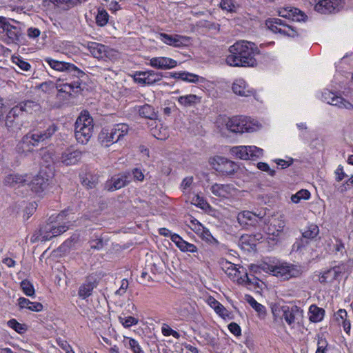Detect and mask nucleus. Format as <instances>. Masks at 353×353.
<instances>
[{
	"label": "nucleus",
	"instance_id": "26",
	"mask_svg": "<svg viewBox=\"0 0 353 353\" xmlns=\"http://www.w3.org/2000/svg\"><path fill=\"white\" fill-rule=\"evenodd\" d=\"M170 76L172 78L179 79L183 81H186L188 83H203L205 81V79L203 77L185 71L172 72L171 73Z\"/></svg>",
	"mask_w": 353,
	"mask_h": 353
},
{
	"label": "nucleus",
	"instance_id": "31",
	"mask_svg": "<svg viewBox=\"0 0 353 353\" xmlns=\"http://www.w3.org/2000/svg\"><path fill=\"white\" fill-rule=\"evenodd\" d=\"M283 317L285 321L289 325H292L295 323V321L298 319V316L300 315V312L296 306L292 307L290 308L289 307H283Z\"/></svg>",
	"mask_w": 353,
	"mask_h": 353
},
{
	"label": "nucleus",
	"instance_id": "48",
	"mask_svg": "<svg viewBox=\"0 0 353 353\" xmlns=\"http://www.w3.org/2000/svg\"><path fill=\"white\" fill-rule=\"evenodd\" d=\"M310 197V192L305 189L298 191L296 194L292 195L291 201L294 203H298L301 200H307Z\"/></svg>",
	"mask_w": 353,
	"mask_h": 353
},
{
	"label": "nucleus",
	"instance_id": "46",
	"mask_svg": "<svg viewBox=\"0 0 353 353\" xmlns=\"http://www.w3.org/2000/svg\"><path fill=\"white\" fill-rule=\"evenodd\" d=\"M245 300L259 314H265V308L261 303H258L252 296L247 295Z\"/></svg>",
	"mask_w": 353,
	"mask_h": 353
},
{
	"label": "nucleus",
	"instance_id": "33",
	"mask_svg": "<svg viewBox=\"0 0 353 353\" xmlns=\"http://www.w3.org/2000/svg\"><path fill=\"white\" fill-rule=\"evenodd\" d=\"M18 305L21 308H27L31 311L40 312L43 310V305L39 302H31L29 299L21 297L18 299Z\"/></svg>",
	"mask_w": 353,
	"mask_h": 353
},
{
	"label": "nucleus",
	"instance_id": "56",
	"mask_svg": "<svg viewBox=\"0 0 353 353\" xmlns=\"http://www.w3.org/2000/svg\"><path fill=\"white\" fill-rule=\"evenodd\" d=\"M161 332L165 336H172L175 339H179L180 337L179 332L172 330L168 325L165 323L162 325Z\"/></svg>",
	"mask_w": 353,
	"mask_h": 353
},
{
	"label": "nucleus",
	"instance_id": "14",
	"mask_svg": "<svg viewBox=\"0 0 353 353\" xmlns=\"http://www.w3.org/2000/svg\"><path fill=\"white\" fill-rule=\"evenodd\" d=\"M159 39L164 43L175 48L187 46L190 41V39L188 37L179 34H168L166 33H160Z\"/></svg>",
	"mask_w": 353,
	"mask_h": 353
},
{
	"label": "nucleus",
	"instance_id": "1",
	"mask_svg": "<svg viewBox=\"0 0 353 353\" xmlns=\"http://www.w3.org/2000/svg\"><path fill=\"white\" fill-rule=\"evenodd\" d=\"M226 63L233 67H253L256 64L254 57L260 53L254 43L245 40L236 41L229 48Z\"/></svg>",
	"mask_w": 353,
	"mask_h": 353
},
{
	"label": "nucleus",
	"instance_id": "45",
	"mask_svg": "<svg viewBox=\"0 0 353 353\" xmlns=\"http://www.w3.org/2000/svg\"><path fill=\"white\" fill-rule=\"evenodd\" d=\"M220 7L228 12H235L239 8L236 0H221Z\"/></svg>",
	"mask_w": 353,
	"mask_h": 353
},
{
	"label": "nucleus",
	"instance_id": "42",
	"mask_svg": "<svg viewBox=\"0 0 353 353\" xmlns=\"http://www.w3.org/2000/svg\"><path fill=\"white\" fill-rule=\"evenodd\" d=\"M12 62L18 67V68L23 72H28L31 70V65L26 61L24 59L20 56H12L11 58Z\"/></svg>",
	"mask_w": 353,
	"mask_h": 353
},
{
	"label": "nucleus",
	"instance_id": "16",
	"mask_svg": "<svg viewBox=\"0 0 353 353\" xmlns=\"http://www.w3.org/2000/svg\"><path fill=\"white\" fill-rule=\"evenodd\" d=\"M343 4V0H321L316 4L314 8L320 13L328 14L339 11Z\"/></svg>",
	"mask_w": 353,
	"mask_h": 353
},
{
	"label": "nucleus",
	"instance_id": "19",
	"mask_svg": "<svg viewBox=\"0 0 353 353\" xmlns=\"http://www.w3.org/2000/svg\"><path fill=\"white\" fill-rule=\"evenodd\" d=\"M128 177L125 174L113 176L105 183V189L108 191H114L125 186L129 183Z\"/></svg>",
	"mask_w": 353,
	"mask_h": 353
},
{
	"label": "nucleus",
	"instance_id": "53",
	"mask_svg": "<svg viewBox=\"0 0 353 353\" xmlns=\"http://www.w3.org/2000/svg\"><path fill=\"white\" fill-rule=\"evenodd\" d=\"M249 159L260 158L263 155V150L254 145H249Z\"/></svg>",
	"mask_w": 353,
	"mask_h": 353
},
{
	"label": "nucleus",
	"instance_id": "40",
	"mask_svg": "<svg viewBox=\"0 0 353 353\" xmlns=\"http://www.w3.org/2000/svg\"><path fill=\"white\" fill-rule=\"evenodd\" d=\"M331 105L334 106H336L339 108H344L348 110H353V104L350 101L342 97L341 96H339L335 94L334 101H331Z\"/></svg>",
	"mask_w": 353,
	"mask_h": 353
},
{
	"label": "nucleus",
	"instance_id": "12",
	"mask_svg": "<svg viewBox=\"0 0 353 353\" xmlns=\"http://www.w3.org/2000/svg\"><path fill=\"white\" fill-rule=\"evenodd\" d=\"M49 181L50 176L46 172L40 171L31 181L29 186L34 193L41 195L48 188Z\"/></svg>",
	"mask_w": 353,
	"mask_h": 353
},
{
	"label": "nucleus",
	"instance_id": "34",
	"mask_svg": "<svg viewBox=\"0 0 353 353\" xmlns=\"http://www.w3.org/2000/svg\"><path fill=\"white\" fill-rule=\"evenodd\" d=\"M138 112L141 117L145 119L155 120L157 118V114L154 108L149 104L139 106Z\"/></svg>",
	"mask_w": 353,
	"mask_h": 353
},
{
	"label": "nucleus",
	"instance_id": "58",
	"mask_svg": "<svg viewBox=\"0 0 353 353\" xmlns=\"http://www.w3.org/2000/svg\"><path fill=\"white\" fill-rule=\"evenodd\" d=\"M334 316L335 319L339 323V325H341V322H343L344 320L346 319V318H347V313L345 310L340 309L336 312Z\"/></svg>",
	"mask_w": 353,
	"mask_h": 353
},
{
	"label": "nucleus",
	"instance_id": "24",
	"mask_svg": "<svg viewBox=\"0 0 353 353\" xmlns=\"http://www.w3.org/2000/svg\"><path fill=\"white\" fill-rule=\"evenodd\" d=\"M22 114L39 113L41 112V106L37 101L24 100L17 104Z\"/></svg>",
	"mask_w": 353,
	"mask_h": 353
},
{
	"label": "nucleus",
	"instance_id": "38",
	"mask_svg": "<svg viewBox=\"0 0 353 353\" xmlns=\"http://www.w3.org/2000/svg\"><path fill=\"white\" fill-rule=\"evenodd\" d=\"M177 101L183 106L188 107L194 105L200 101V98L195 94H188L181 96L177 99Z\"/></svg>",
	"mask_w": 353,
	"mask_h": 353
},
{
	"label": "nucleus",
	"instance_id": "51",
	"mask_svg": "<svg viewBox=\"0 0 353 353\" xmlns=\"http://www.w3.org/2000/svg\"><path fill=\"white\" fill-rule=\"evenodd\" d=\"M193 176H187L182 181L180 188L183 194H188L190 192L192 185L193 184Z\"/></svg>",
	"mask_w": 353,
	"mask_h": 353
},
{
	"label": "nucleus",
	"instance_id": "29",
	"mask_svg": "<svg viewBox=\"0 0 353 353\" xmlns=\"http://www.w3.org/2000/svg\"><path fill=\"white\" fill-rule=\"evenodd\" d=\"M88 49L97 59H102L106 55L108 47L99 43L91 42L88 44Z\"/></svg>",
	"mask_w": 353,
	"mask_h": 353
},
{
	"label": "nucleus",
	"instance_id": "11",
	"mask_svg": "<svg viewBox=\"0 0 353 353\" xmlns=\"http://www.w3.org/2000/svg\"><path fill=\"white\" fill-rule=\"evenodd\" d=\"M66 216L65 212H62L56 216H52V238L61 235L69 229L70 221L69 218H66Z\"/></svg>",
	"mask_w": 353,
	"mask_h": 353
},
{
	"label": "nucleus",
	"instance_id": "62",
	"mask_svg": "<svg viewBox=\"0 0 353 353\" xmlns=\"http://www.w3.org/2000/svg\"><path fill=\"white\" fill-rule=\"evenodd\" d=\"M190 228L196 233L200 232L204 227L198 220L192 219L190 221Z\"/></svg>",
	"mask_w": 353,
	"mask_h": 353
},
{
	"label": "nucleus",
	"instance_id": "64",
	"mask_svg": "<svg viewBox=\"0 0 353 353\" xmlns=\"http://www.w3.org/2000/svg\"><path fill=\"white\" fill-rule=\"evenodd\" d=\"M334 172L336 175V180L339 182L342 181L347 176L343 171L342 165H339Z\"/></svg>",
	"mask_w": 353,
	"mask_h": 353
},
{
	"label": "nucleus",
	"instance_id": "27",
	"mask_svg": "<svg viewBox=\"0 0 353 353\" xmlns=\"http://www.w3.org/2000/svg\"><path fill=\"white\" fill-rule=\"evenodd\" d=\"M27 175L10 174L5 176L3 183L12 187H20L27 181Z\"/></svg>",
	"mask_w": 353,
	"mask_h": 353
},
{
	"label": "nucleus",
	"instance_id": "5",
	"mask_svg": "<svg viewBox=\"0 0 353 353\" xmlns=\"http://www.w3.org/2000/svg\"><path fill=\"white\" fill-rule=\"evenodd\" d=\"M226 127L232 132L241 134L253 132L259 129L256 122L243 116L230 118L226 123Z\"/></svg>",
	"mask_w": 353,
	"mask_h": 353
},
{
	"label": "nucleus",
	"instance_id": "30",
	"mask_svg": "<svg viewBox=\"0 0 353 353\" xmlns=\"http://www.w3.org/2000/svg\"><path fill=\"white\" fill-rule=\"evenodd\" d=\"M128 131L129 127L125 123L116 124L113 126L112 128L109 130L110 133H111V135L112 137H114V139H115V141L117 142L121 139V138L125 135H126Z\"/></svg>",
	"mask_w": 353,
	"mask_h": 353
},
{
	"label": "nucleus",
	"instance_id": "50",
	"mask_svg": "<svg viewBox=\"0 0 353 353\" xmlns=\"http://www.w3.org/2000/svg\"><path fill=\"white\" fill-rule=\"evenodd\" d=\"M21 288L23 293L28 296H34V289L33 285L28 280H23L21 282Z\"/></svg>",
	"mask_w": 353,
	"mask_h": 353
},
{
	"label": "nucleus",
	"instance_id": "36",
	"mask_svg": "<svg viewBox=\"0 0 353 353\" xmlns=\"http://www.w3.org/2000/svg\"><path fill=\"white\" fill-rule=\"evenodd\" d=\"M309 319L312 322L317 323L323 320L325 310L323 308L317 307L316 305H312L309 308Z\"/></svg>",
	"mask_w": 353,
	"mask_h": 353
},
{
	"label": "nucleus",
	"instance_id": "54",
	"mask_svg": "<svg viewBox=\"0 0 353 353\" xmlns=\"http://www.w3.org/2000/svg\"><path fill=\"white\" fill-rule=\"evenodd\" d=\"M8 325L14 330L19 334H22L26 330L24 325L19 323L17 320L14 319L8 321Z\"/></svg>",
	"mask_w": 353,
	"mask_h": 353
},
{
	"label": "nucleus",
	"instance_id": "32",
	"mask_svg": "<svg viewBox=\"0 0 353 353\" xmlns=\"http://www.w3.org/2000/svg\"><path fill=\"white\" fill-rule=\"evenodd\" d=\"M97 285L94 282L87 280L85 283L81 284L78 290V295L82 299H85L92 295L93 290L96 288Z\"/></svg>",
	"mask_w": 353,
	"mask_h": 353
},
{
	"label": "nucleus",
	"instance_id": "6",
	"mask_svg": "<svg viewBox=\"0 0 353 353\" xmlns=\"http://www.w3.org/2000/svg\"><path fill=\"white\" fill-rule=\"evenodd\" d=\"M44 61L54 70L65 72L70 77H83L85 72L73 63L54 59L51 57L44 58Z\"/></svg>",
	"mask_w": 353,
	"mask_h": 353
},
{
	"label": "nucleus",
	"instance_id": "44",
	"mask_svg": "<svg viewBox=\"0 0 353 353\" xmlns=\"http://www.w3.org/2000/svg\"><path fill=\"white\" fill-rule=\"evenodd\" d=\"M196 234L199 236L203 240L205 241L211 245H217L219 244L218 241L213 237L209 230L205 227H203L201 232H198Z\"/></svg>",
	"mask_w": 353,
	"mask_h": 353
},
{
	"label": "nucleus",
	"instance_id": "15",
	"mask_svg": "<svg viewBox=\"0 0 353 353\" xmlns=\"http://www.w3.org/2000/svg\"><path fill=\"white\" fill-rule=\"evenodd\" d=\"M82 152L73 147L66 148L59 158V162L65 165L76 164L81 158Z\"/></svg>",
	"mask_w": 353,
	"mask_h": 353
},
{
	"label": "nucleus",
	"instance_id": "21",
	"mask_svg": "<svg viewBox=\"0 0 353 353\" xmlns=\"http://www.w3.org/2000/svg\"><path fill=\"white\" fill-rule=\"evenodd\" d=\"M232 88L234 94L241 97H250L254 93V90L243 79H236L232 84Z\"/></svg>",
	"mask_w": 353,
	"mask_h": 353
},
{
	"label": "nucleus",
	"instance_id": "49",
	"mask_svg": "<svg viewBox=\"0 0 353 353\" xmlns=\"http://www.w3.org/2000/svg\"><path fill=\"white\" fill-rule=\"evenodd\" d=\"M319 232V228L315 224L309 225L303 232V236L307 239H314Z\"/></svg>",
	"mask_w": 353,
	"mask_h": 353
},
{
	"label": "nucleus",
	"instance_id": "13",
	"mask_svg": "<svg viewBox=\"0 0 353 353\" xmlns=\"http://www.w3.org/2000/svg\"><path fill=\"white\" fill-rule=\"evenodd\" d=\"M74 80L65 83L63 82V79H59L56 83V88L59 92L66 93L71 96L72 94H78L81 92V77H73Z\"/></svg>",
	"mask_w": 353,
	"mask_h": 353
},
{
	"label": "nucleus",
	"instance_id": "8",
	"mask_svg": "<svg viewBox=\"0 0 353 353\" xmlns=\"http://www.w3.org/2000/svg\"><path fill=\"white\" fill-rule=\"evenodd\" d=\"M268 29L274 33H279L281 35L294 37L298 35L295 28L285 21L278 18L269 19L265 23Z\"/></svg>",
	"mask_w": 353,
	"mask_h": 353
},
{
	"label": "nucleus",
	"instance_id": "10",
	"mask_svg": "<svg viewBox=\"0 0 353 353\" xmlns=\"http://www.w3.org/2000/svg\"><path fill=\"white\" fill-rule=\"evenodd\" d=\"M237 221L243 227H256L261 222L267 223V218L265 216V212H261L259 214H256L251 211H243L239 213Z\"/></svg>",
	"mask_w": 353,
	"mask_h": 353
},
{
	"label": "nucleus",
	"instance_id": "63",
	"mask_svg": "<svg viewBox=\"0 0 353 353\" xmlns=\"http://www.w3.org/2000/svg\"><path fill=\"white\" fill-rule=\"evenodd\" d=\"M90 248L93 250H100L103 248L104 243L101 239H97L91 241Z\"/></svg>",
	"mask_w": 353,
	"mask_h": 353
},
{
	"label": "nucleus",
	"instance_id": "20",
	"mask_svg": "<svg viewBox=\"0 0 353 353\" xmlns=\"http://www.w3.org/2000/svg\"><path fill=\"white\" fill-rule=\"evenodd\" d=\"M150 65L160 70H169L176 67L177 62L169 57H153L150 60Z\"/></svg>",
	"mask_w": 353,
	"mask_h": 353
},
{
	"label": "nucleus",
	"instance_id": "18",
	"mask_svg": "<svg viewBox=\"0 0 353 353\" xmlns=\"http://www.w3.org/2000/svg\"><path fill=\"white\" fill-rule=\"evenodd\" d=\"M278 14L281 17L285 18L293 21H305L306 16L300 10L291 8H281L278 10Z\"/></svg>",
	"mask_w": 353,
	"mask_h": 353
},
{
	"label": "nucleus",
	"instance_id": "55",
	"mask_svg": "<svg viewBox=\"0 0 353 353\" xmlns=\"http://www.w3.org/2000/svg\"><path fill=\"white\" fill-rule=\"evenodd\" d=\"M119 322L125 327H130L132 325H137L139 322L138 319L133 316H119Z\"/></svg>",
	"mask_w": 353,
	"mask_h": 353
},
{
	"label": "nucleus",
	"instance_id": "2",
	"mask_svg": "<svg viewBox=\"0 0 353 353\" xmlns=\"http://www.w3.org/2000/svg\"><path fill=\"white\" fill-rule=\"evenodd\" d=\"M57 130L58 127L54 123L48 125L43 130L37 128L31 130L22 138L17 145L18 152L25 154L31 152L34 147L46 143Z\"/></svg>",
	"mask_w": 353,
	"mask_h": 353
},
{
	"label": "nucleus",
	"instance_id": "3",
	"mask_svg": "<svg viewBox=\"0 0 353 353\" xmlns=\"http://www.w3.org/2000/svg\"><path fill=\"white\" fill-rule=\"evenodd\" d=\"M258 268L265 272L271 273L272 275L284 281L292 278H298L303 273L301 266L288 263H281L276 265L263 263L259 265Z\"/></svg>",
	"mask_w": 353,
	"mask_h": 353
},
{
	"label": "nucleus",
	"instance_id": "25",
	"mask_svg": "<svg viewBox=\"0 0 353 353\" xmlns=\"http://www.w3.org/2000/svg\"><path fill=\"white\" fill-rule=\"evenodd\" d=\"M172 241L174 242L176 246L183 252L195 253L198 251L195 245L183 240L177 234L174 233V235L172 236Z\"/></svg>",
	"mask_w": 353,
	"mask_h": 353
},
{
	"label": "nucleus",
	"instance_id": "43",
	"mask_svg": "<svg viewBox=\"0 0 353 353\" xmlns=\"http://www.w3.org/2000/svg\"><path fill=\"white\" fill-rule=\"evenodd\" d=\"M109 17L110 16L105 9L99 8L95 17L97 25L100 27L105 26L108 23Z\"/></svg>",
	"mask_w": 353,
	"mask_h": 353
},
{
	"label": "nucleus",
	"instance_id": "9",
	"mask_svg": "<svg viewBox=\"0 0 353 353\" xmlns=\"http://www.w3.org/2000/svg\"><path fill=\"white\" fill-rule=\"evenodd\" d=\"M14 22L17 23V26L12 25L9 22L1 39L7 44L19 45L23 43L25 39L19 23Z\"/></svg>",
	"mask_w": 353,
	"mask_h": 353
},
{
	"label": "nucleus",
	"instance_id": "17",
	"mask_svg": "<svg viewBox=\"0 0 353 353\" xmlns=\"http://www.w3.org/2000/svg\"><path fill=\"white\" fill-rule=\"evenodd\" d=\"M52 216H50L48 221L40 226L39 229L34 232L32 235L30 241L32 243L37 242L39 240L41 241H49L52 239Z\"/></svg>",
	"mask_w": 353,
	"mask_h": 353
},
{
	"label": "nucleus",
	"instance_id": "22",
	"mask_svg": "<svg viewBox=\"0 0 353 353\" xmlns=\"http://www.w3.org/2000/svg\"><path fill=\"white\" fill-rule=\"evenodd\" d=\"M212 194L219 197H228L234 194L235 188L230 184L214 183L210 188Z\"/></svg>",
	"mask_w": 353,
	"mask_h": 353
},
{
	"label": "nucleus",
	"instance_id": "52",
	"mask_svg": "<svg viewBox=\"0 0 353 353\" xmlns=\"http://www.w3.org/2000/svg\"><path fill=\"white\" fill-rule=\"evenodd\" d=\"M336 276V272L334 270H328L324 272L319 279V281L321 283H325L328 281L334 279Z\"/></svg>",
	"mask_w": 353,
	"mask_h": 353
},
{
	"label": "nucleus",
	"instance_id": "7",
	"mask_svg": "<svg viewBox=\"0 0 353 353\" xmlns=\"http://www.w3.org/2000/svg\"><path fill=\"white\" fill-rule=\"evenodd\" d=\"M210 163L213 169L222 176H232L239 170V165L236 163L223 157H214Z\"/></svg>",
	"mask_w": 353,
	"mask_h": 353
},
{
	"label": "nucleus",
	"instance_id": "37",
	"mask_svg": "<svg viewBox=\"0 0 353 353\" xmlns=\"http://www.w3.org/2000/svg\"><path fill=\"white\" fill-rule=\"evenodd\" d=\"M99 141L104 147H108L114 143H117L114 137L109 132V129H103L99 134Z\"/></svg>",
	"mask_w": 353,
	"mask_h": 353
},
{
	"label": "nucleus",
	"instance_id": "60",
	"mask_svg": "<svg viewBox=\"0 0 353 353\" xmlns=\"http://www.w3.org/2000/svg\"><path fill=\"white\" fill-rule=\"evenodd\" d=\"M257 168L261 171L266 172L269 174V175L273 176L275 174V171L270 168V166L268 163L260 162L257 164Z\"/></svg>",
	"mask_w": 353,
	"mask_h": 353
},
{
	"label": "nucleus",
	"instance_id": "23",
	"mask_svg": "<svg viewBox=\"0 0 353 353\" xmlns=\"http://www.w3.org/2000/svg\"><path fill=\"white\" fill-rule=\"evenodd\" d=\"M266 224L265 232L273 236H278L285 227V222L281 219H273L271 221L267 219Z\"/></svg>",
	"mask_w": 353,
	"mask_h": 353
},
{
	"label": "nucleus",
	"instance_id": "41",
	"mask_svg": "<svg viewBox=\"0 0 353 353\" xmlns=\"http://www.w3.org/2000/svg\"><path fill=\"white\" fill-rule=\"evenodd\" d=\"M222 269L225 272V274H227L232 279L239 277V274L241 272L235 264L228 261H226L223 264Z\"/></svg>",
	"mask_w": 353,
	"mask_h": 353
},
{
	"label": "nucleus",
	"instance_id": "59",
	"mask_svg": "<svg viewBox=\"0 0 353 353\" xmlns=\"http://www.w3.org/2000/svg\"><path fill=\"white\" fill-rule=\"evenodd\" d=\"M327 342L323 338L319 339L317 349L315 353H326Z\"/></svg>",
	"mask_w": 353,
	"mask_h": 353
},
{
	"label": "nucleus",
	"instance_id": "47",
	"mask_svg": "<svg viewBox=\"0 0 353 353\" xmlns=\"http://www.w3.org/2000/svg\"><path fill=\"white\" fill-rule=\"evenodd\" d=\"M125 347H128L131 349L133 353H144L140 345L134 339L127 338L123 341Z\"/></svg>",
	"mask_w": 353,
	"mask_h": 353
},
{
	"label": "nucleus",
	"instance_id": "57",
	"mask_svg": "<svg viewBox=\"0 0 353 353\" xmlns=\"http://www.w3.org/2000/svg\"><path fill=\"white\" fill-rule=\"evenodd\" d=\"M336 243L334 245V250H332L334 254H338L339 252L343 254L345 252V245L341 239L339 238H335Z\"/></svg>",
	"mask_w": 353,
	"mask_h": 353
},
{
	"label": "nucleus",
	"instance_id": "39",
	"mask_svg": "<svg viewBox=\"0 0 353 353\" xmlns=\"http://www.w3.org/2000/svg\"><path fill=\"white\" fill-rule=\"evenodd\" d=\"M248 150H249V146H245V145L235 146V147H232L230 149V153L232 155H234L241 159L248 160V159H249Z\"/></svg>",
	"mask_w": 353,
	"mask_h": 353
},
{
	"label": "nucleus",
	"instance_id": "35",
	"mask_svg": "<svg viewBox=\"0 0 353 353\" xmlns=\"http://www.w3.org/2000/svg\"><path fill=\"white\" fill-rule=\"evenodd\" d=\"M138 74L145 76L146 85H153L154 83L161 81L163 77L161 72H157L154 70L139 72Z\"/></svg>",
	"mask_w": 353,
	"mask_h": 353
},
{
	"label": "nucleus",
	"instance_id": "61",
	"mask_svg": "<svg viewBox=\"0 0 353 353\" xmlns=\"http://www.w3.org/2000/svg\"><path fill=\"white\" fill-rule=\"evenodd\" d=\"M228 329L235 336H240L241 334L240 326L234 322H232L228 325Z\"/></svg>",
	"mask_w": 353,
	"mask_h": 353
},
{
	"label": "nucleus",
	"instance_id": "4",
	"mask_svg": "<svg viewBox=\"0 0 353 353\" xmlns=\"http://www.w3.org/2000/svg\"><path fill=\"white\" fill-rule=\"evenodd\" d=\"M93 119L88 112L81 113L75 123L74 134L77 141L86 144L93 133Z\"/></svg>",
	"mask_w": 353,
	"mask_h": 353
},
{
	"label": "nucleus",
	"instance_id": "28",
	"mask_svg": "<svg viewBox=\"0 0 353 353\" xmlns=\"http://www.w3.org/2000/svg\"><path fill=\"white\" fill-rule=\"evenodd\" d=\"M23 114L21 112V109H19V106L17 105L14 106L8 113L6 118V126L8 128H12L15 125L18 124L17 120L19 117H21Z\"/></svg>",
	"mask_w": 353,
	"mask_h": 353
}]
</instances>
